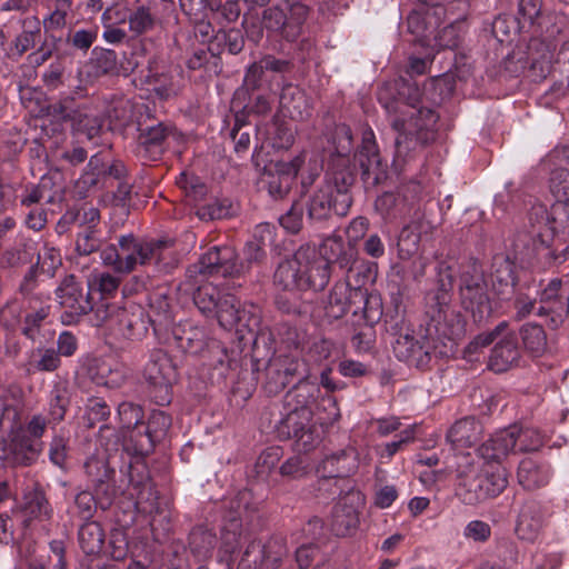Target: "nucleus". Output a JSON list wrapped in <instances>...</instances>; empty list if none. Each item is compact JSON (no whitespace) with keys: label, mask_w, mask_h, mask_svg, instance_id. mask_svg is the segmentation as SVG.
I'll return each instance as SVG.
<instances>
[{"label":"nucleus","mask_w":569,"mask_h":569,"mask_svg":"<svg viewBox=\"0 0 569 569\" xmlns=\"http://www.w3.org/2000/svg\"><path fill=\"white\" fill-rule=\"evenodd\" d=\"M552 203L548 208L535 203L528 216V226L521 230L515 240V248L528 261L546 266L551 260L561 263L569 258V246L559 254L550 249V243L557 233H569V171L559 169L550 178Z\"/></svg>","instance_id":"nucleus-1"},{"label":"nucleus","mask_w":569,"mask_h":569,"mask_svg":"<svg viewBox=\"0 0 569 569\" xmlns=\"http://www.w3.org/2000/svg\"><path fill=\"white\" fill-rule=\"evenodd\" d=\"M419 90L412 89L408 100L402 97L386 100L383 93H379V101L390 117L393 129L398 132L396 138V154L401 157L405 152L425 144L436 137L438 114L429 109L419 107Z\"/></svg>","instance_id":"nucleus-2"},{"label":"nucleus","mask_w":569,"mask_h":569,"mask_svg":"<svg viewBox=\"0 0 569 569\" xmlns=\"http://www.w3.org/2000/svg\"><path fill=\"white\" fill-rule=\"evenodd\" d=\"M100 257L106 266L120 273H129L138 266L149 264L169 272L178 263L171 240H142L132 234L121 236L118 244L106 247Z\"/></svg>","instance_id":"nucleus-3"},{"label":"nucleus","mask_w":569,"mask_h":569,"mask_svg":"<svg viewBox=\"0 0 569 569\" xmlns=\"http://www.w3.org/2000/svg\"><path fill=\"white\" fill-rule=\"evenodd\" d=\"M329 279L326 262L318 259L317 251L310 247H300L291 258L281 261L273 276L274 284L289 292L320 291Z\"/></svg>","instance_id":"nucleus-4"},{"label":"nucleus","mask_w":569,"mask_h":569,"mask_svg":"<svg viewBox=\"0 0 569 569\" xmlns=\"http://www.w3.org/2000/svg\"><path fill=\"white\" fill-rule=\"evenodd\" d=\"M353 183V173L349 169L332 168L327 171L323 183L311 194L308 204V218L312 221H322L332 213L343 217L352 204L350 187Z\"/></svg>","instance_id":"nucleus-5"},{"label":"nucleus","mask_w":569,"mask_h":569,"mask_svg":"<svg viewBox=\"0 0 569 569\" xmlns=\"http://www.w3.org/2000/svg\"><path fill=\"white\" fill-rule=\"evenodd\" d=\"M457 458L456 472L459 486L466 489L468 497L465 499L469 503L497 497L506 489L508 475L502 466L489 463L480 475L479 465L475 462L470 452L460 453Z\"/></svg>","instance_id":"nucleus-6"},{"label":"nucleus","mask_w":569,"mask_h":569,"mask_svg":"<svg viewBox=\"0 0 569 569\" xmlns=\"http://www.w3.org/2000/svg\"><path fill=\"white\" fill-rule=\"evenodd\" d=\"M194 305L207 318L217 319L218 323L227 330L238 325L251 327L257 323L256 318L249 317L250 311L231 293L222 292L212 283L200 286L193 295Z\"/></svg>","instance_id":"nucleus-7"},{"label":"nucleus","mask_w":569,"mask_h":569,"mask_svg":"<svg viewBox=\"0 0 569 569\" xmlns=\"http://www.w3.org/2000/svg\"><path fill=\"white\" fill-rule=\"evenodd\" d=\"M246 262L238 263L233 248L213 247L201 256L194 266L197 272L204 277H234L244 272L252 263L260 262L266 257V246L249 240L243 249Z\"/></svg>","instance_id":"nucleus-8"},{"label":"nucleus","mask_w":569,"mask_h":569,"mask_svg":"<svg viewBox=\"0 0 569 569\" xmlns=\"http://www.w3.org/2000/svg\"><path fill=\"white\" fill-rule=\"evenodd\" d=\"M91 321L94 326L106 327L110 333L127 340L142 339L148 331L143 309L134 303L120 307L103 300L97 302L94 319Z\"/></svg>","instance_id":"nucleus-9"},{"label":"nucleus","mask_w":569,"mask_h":569,"mask_svg":"<svg viewBox=\"0 0 569 569\" xmlns=\"http://www.w3.org/2000/svg\"><path fill=\"white\" fill-rule=\"evenodd\" d=\"M450 293L440 288L427 296L426 315L429 317V330L447 339L452 350L457 340L461 339L467 331V322L459 311L450 306Z\"/></svg>","instance_id":"nucleus-10"},{"label":"nucleus","mask_w":569,"mask_h":569,"mask_svg":"<svg viewBox=\"0 0 569 569\" xmlns=\"http://www.w3.org/2000/svg\"><path fill=\"white\" fill-rule=\"evenodd\" d=\"M459 292L462 308L470 313L475 322L487 320L492 312L490 299L487 293V283L482 269L477 264H469L460 276Z\"/></svg>","instance_id":"nucleus-11"},{"label":"nucleus","mask_w":569,"mask_h":569,"mask_svg":"<svg viewBox=\"0 0 569 569\" xmlns=\"http://www.w3.org/2000/svg\"><path fill=\"white\" fill-rule=\"evenodd\" d=\"M143 377L154 401L160 406L170 403L172 383L176 381L177 373L176 367L166 351L154 349L150 352L143 369Z\"/></svg>","instance_id":"nucleus-12"},{"label":"nucleus","mask_w":569,"mask_h":569,"mask_svg":"<svg viewBox=\"0 0 569 569\" xmlns=\"http://www.w3.org/2000/svg\"><path fill=\"white\" fill-rule=\"evenodd\" d=\"M309 9L300 1L283 6H273L263 11L262 23L266 29L280 33L287 40H296L302 31Z\"/></svg>","instance_id":"nucleus-13"},{"label":"nucleus","mask_w":569,"mask_h":569,"mask_svg":"<svg viewBox=\"0 0 569 569\" xmlns=\"http://www.w3.org/2000/svg\"><path fill=\"white\" fill-rule=\"evenodd\" d=\"M287 551L281 538L252 539L241 555L238 569H277Z\"/></svg>","instance_id":"nucleus-14"},{"label":"nucleus","mask_w":569,"mask_h":569,"mask_svg":"<svg viewBox=\"0 0 569 569\" xmlns=\"http://www.w3.org/2000/svg\"><path fill=\"white\" fill-rule=\"evenodd\" d=\"M368 302L367 290L361 286L351 287L349 280L338 281L330 291L326 315L335 320L342 318L349 311L358 315L360 311H366Z\"/></svg>","instance_id":"nucleus-15"},{"label":"nucleus","mask_w":569,"mask_h":569,"mask_svg":"<svg viewBox=\"0 0 569 569\" xmlns=\"http://www.w3.org/2000/svg\"><path fill=\"white\" fill-rule=\"evenodd\" d=\"M56 298L61 308L71 318H79L89 311L94 313L89 292H83L81 282L73 274L66 276L56 289Z\"/></svg>","instance_id":"nucleus-16"},{"label":"nucleus","mask_w":569,"mask_h":569,"mask_svg":"<svg viewBox=\"0 0 569 569\" xmlns=\"http://www.w3.org/2000/svg\"><path fill=\"white\" fill-rule=\"evenodd\" d=\"M537 315L549 317L552 328H558L568 316L567 296L562 291V281L552 279L539 295Z\"/></svg>","instance_id":"nucleus-17"},{"label":"nucleus","mask_w":569,"mask_h":569,"mask_svg":"<svg viewBox=\"0 0 569 569\" xmlns=\"http://www.w3.org/2000/svg\"><path fill=\"white\" fill-rule=\"evenodd\" d=\"M42 443L29 437L22 428L17 429L6 442L3 459L12 466H30L41 452Z\"/></svg>","instance_id":"nucleus-18"},{"label":"nucleus","mask_w":569,"mask_h":569,"mask_svg":"<svg viewBox=\"0 0 569 569\" xmlns=\"http://www.w3.org/2000/svg\"><path fill=\"white\" fill-rule=\"evenodd\" d=\"M317 258L326 262L329 272L330 263H336L349 273L357 262L358 250L352 244L346 243L341 236L332 234L322 241Z\"/></svg>","instance_id":"nucleus-19"},{"label":"nucleus","mask_w":569,"mask_h":569,"mask_svg":"<svg viewBox=\"0 0 569 569\" xmlns=\"http://www.w3.org/2000/svg\"><path fill=\"white\" fill-rule=\"evenodd\" d=\"M20 513L26 528L44 527L53 517V508L44 492L39 488H33L23 495Z\"/></svg>","instance_id":"nucleus-20"},{"label":"nucleus","mask_w":569,"mask_h":569,"mask_svg":"<svg viewBox=\"0 0 569 569\" xmlns=\"http://www.w3.org/2000/svg\"><path fill=\"white\" fill-rule=\"evenodd\" d=\"M517 426H511L500 430L491 436L489 440L477 449V457L489 465L497 462L500 465L501 459L507 457L509 452L517 448Z\"/></svg>","instance_id":"nucleus-21"},{"label":"nucleus","mask_w":569,"mask_h":569,"mask_svg":"<svg viewBox=\"0 0 569 569\" xmlns=\"http://www.w3.org/2000/svg\"><path fill=\"white\" fill-rule=\"evenodd\" d=\"M356 500H360V495L352 492L340 499L333 507L330 528L335 535L347 536L358 527L359 512L355 505Z\"/></svg>","instance_id":"nucleus-22"},{"label":"nucleus","mask_w":569,"mask_h":569,"mask_svg":"<svg viewBox=\"0 0 569 569\" xmlns=\"http://www.w3.org/2000/svg\"><path fill=\"white\" fill-rule=\"evenodd\" d=\"M243 536L242 518L240 506L237 510L230 512L221 529V542L219 547V559L230 566L234 560L237 551Z\"/></svg>","instance_id":"nucleus-23"},{"label":"nucleus","mask_w":569,"mask_h":569,"mask_svg":"<svg viewBox=\"0 0 569 569\" xmlns=\"http://www.w3.org/2000/svg\"><path fill=\"white\" fill-rule=\"evenodd\" d=\"M171 426V418L161 410L151 412L147 427L143 432L140 427L133 439H136V451L139 453H148L168 432Z\"/></svg>","instance_id":"nucleus-24"},{"label":"nucleus","mask_w":569,"mask_h":569,"mask_svg":"<svg viewBox=\"0 0 569 569\" xmlns=\"http://www.w3.org/2000/svg\"><path fill=\"white\" fill-rule=\"evenodd\" d=\"M520 352L512 333L503 336L493 346L488 360V368L495 372L509 370L519 360Z\"/></svg>","instance_id":"nucleus-25"},{"label":"nucleus","mask_w":569,"mask_h":569,"mask_svg":"<svg viewBox=\"0 0 569 569\" xmlns=\"http://www.w3.org/2000/svg\"><path fill=\"white\" fill-rule=\"evenodd\" d=\"M280 107L293 120H306L311 114V102L306 92L297 86L287 84L282 88L279 99Z\"/></svg>","instance_id":"nucleus-26"},{"label":"nucleus","mask_w":569,"mask_h":569,"mask_svg":"<svg viewBox=\"0 0 569 569\" xmlns=\"http://www.w3.org/2000/svg\"><path fill=\"white\" fill-rule=\"evenodd\" d=\"M551 475V468L548 463L537 461L532 458L522 459L517 472L519 483L528 490L547 485Z\"/></svg>","instance_id":"nucleus-27"},{"label":"nucleus","mask_w":569,"mask_h":569,"mask_svg":"<svg viewBox=\"0 0 569 569\" xmlns=\"http://www.w3.org/2000/svg\"><path fill=\"white\" fill-rule=\"evenodd\" d=\"M482 433V426L475 418H463L455 422L447 433V440L455 450L473 446Z\"/></svg>","instance_id":"nucleus-28"},{"label":"nucleus","mask_w":569,"mask_h":569,"mask_svg":"<svg viewBox=\"0 0 569 569\" xmlns=\"http://www.w3.org/2000/svg\"><path fill=\"white\" fill-rule=\"evenodd\" d=\"M393 352L399 360L415 366H422L429 360L428 347L408 332L396 339Z\"/></svg>","instance_id":"nucleus-29"},{"label":"nucleus","mask_w":569,"mask_h":569,"mask_svg":"<svg viewBox=\"0 0 569 569\" xmlns=\"http://www.w3.org/2000/svg\"><path fill=\"white\" fill-rule=\"evenodd\" d=\"M543 525L541 507L537 502H527L522 506L516 523L517 536L527 541H533Z\"/></svg>","instance_id":"nucleus-30"},{"label":"nucleus","mask_w":569,"mask_h":569,"mask_svg":"<svg viewBox=\"0 0 569 569\" xmlns=\"http://www.w3.org/2000/svg\"><path fill=\"white\" fill-rule=\"evenodd\" d=\"M86 471L91 478L92 482L96 483L97 495L104 493L107 496L106 503L101 501V507L106 508V505H110L111 498L114 493V488L108 483L113 470H111L104 460L97 457H90L84 463Z\"/></svg>","instance_id":"nucleus-31"},{"label":"nucleus","mask_w":569,"mask_h":569,"mask_svg":"<svg viewBox=\"0 0 569 569\" xmlns=\"http://www.w3.org/2000/svg\"><path fill=\"white\" fill-rule=\"evenodd\" d=\"M320 389L315 382L300 380L293 389L287 392L284 397V408L297 410H313V403L319 398Z\"/></svg>","instance_id":"nucleus-32"},{"label":"nucleus","mask_w":569,"mask_h":569,"mask_svg":"<svg viewBox=\"0 0 569 569\" xmlns=\"http://www.w3.org/2000/svg\"><path fill=\"white\" fill-rule=\"evenodd\" d=\"M284 410L286 412L277 426L279 436L293 438L312 425L313 410H297L291 408H284Z\"/></svg>","instance_id":"nucleus-33"},{"label":"nucleus","mask_w":569,"mask_h":569,"mask_svg":"<svg viewBox=\"0 0 569 569\" xmlns=\"http://www.w3.org/2000/svg\"><path fill=\"white\" fill-rule=\"evenodd\" d=\"M78 541L86 555H97L103 547L104 531L97 521H88L79 528Z\"/></svg>","instance_id":"nucleus-34"},{"label":"nucleus","mask_w":569,"mask_h":569,"mask_svg":"<svg viewBox=\"0 0 569 569\" xmlns=\"http://www.w3.org/2000/svg\"><path fill=\"white\" fill-rule=\"evenodd\" d=\"M276 362L271 363L268 369V375L270 376L272 371L276 372V379L269 378V380L266 382V389L270 393H277L280 390L284 389L286 386L289 383V377L301 375L300 368L303 367V363H301L299 360L286 358L283 360V369L276 368Z\"/></svg>","instance_id":"nucleus-35"},{"label":"nucleus","mask_w":569,"mask_h":569,"mask_svg":"<svg viewBox=\"0 0 569 569\" xmlns=\"http://www.w3.org/2000/svg\"><path fill=\"white\" fill-rule=\"evenodd\" d=\"M128 369L118 361H100L97 365L94 381L108 388L120 387L127 378Z\"/></svg>","instance_id":"nucleus-36"},{"label":"nucleus","mask_w":569,"mask_h":569,"mask_svg":"<svg viewBox=\"0 0 569 569\" xmlns=\"http://www.w3.org/2000/svg\"><path fill=\"white\" fill-rule=\"evenodd\" d=\"M542 19V0H519L517 20L520 31L531 28L541 30Z\"/></svg>","instance_id":"nucleus-37"},{"label":"nucleus","mask_w":569,"mask_h":569,"mask_svg":"<svg viewBox=\"0 0 569 569\" xmlns=\"http://www.w3.org/2000/svg\"><path fill=\"white\" fill-rule=\"evenodd\" d=\"M104 173L120 179L124 173V166L121 162L107 166L101 162L98 156H93L88 163V170L81 177V181L83 184L94 186L99 182L100 176Z\"/></svg>","instance_id":"nucleus-38"},{"label":"nucleus","mask_w":569,"mask_h":569,"mask_svg":"<svg viewBox=\"0 0 569 569\" xmlns=\"http://www.w3.org/2000/svg\"><path fill=\"white\" fill-rule=\"evenodd\" d=\"M525 349L532 356H541L547 348V336L543 328L537 323H526L520 329Z\"/></svg>","instance_id":"nucleus-39"},{"label":"nucleus","mask_w":569,"mask_h":569,"mask_svg":"<svg viewBox=\"0 0 569 569\" xmlns=\"http://www.w3.org/2000/svg\"><path fill=\"white\" fill-rule=\"evenodd\" d=\"M357 157L363 174H369L370 170L380 163L375 133L370 128L362 132L361 148Z\"/></svg>","instance_id":"nucleus-40"},{"label":"nucleus","mask_w":569,"mask_h":569,"mask_svg":"<svg viewBox=\"0 0 569 569\" xmlns=\"http://www.w3.org/2000/svg\"><path fill=\"white\" fill-rule=\"evenodd\" d=\"M493 267L495 270L491 273L492 287L498 295H505L515 286L512 263L500 257L495 260Z\"/></svg>","instance_id":"nucleus-41"},{"label":"nucleus","mask_w":569,"mask_h":569,"mask_svg":"<svg viewBox=\"0 0 569 569\" xmlns=\"http://www.w3.org/2000/svg\"><path fill=\"white\" fill-rule=\"evenodd\" d=\"M313 416L321 426H330L336 422L340 417V411L335 397L329 393L319 395L313 403Z\"/></svg>","instance_id":"nucleus-42"},{"label":"nucleus","mask_w":569,"mask_h":569,"mask_svg":"<svg viewBox=\"0 0 569 569\" xmlns=\"http://www.w3.org/2000/svg\"><path fill=\"white\" fill-rule=\"evenodd\" d=\"M267 140L273 149H288L295 141V130L289 123L274 120L267 130Z\"/></svg>","instance_id":"nucleus-43"},{"label":"nucleus","mask_w":569,"mask_h":569,"mask_svg":"<svg viewBox=\"0 0 569 569\" xmlns=\"http://www.w3.org/2000/svg\"><path fill=\"white\" fill-rule=\"evenodd\" d=\"M129 30L134 36L150 32L154 29L157 17L146 6H140L128 16Z\"/></svg>","instance_id":"nucleus-44"},{"label":"nucleus","mask_w":569,"mask_h":569,"mask_svg":"<svg viewBox=\"0 0 569 569\" xmlns=\"http://www.w3.org/2000/svg\"><path fill=\"white\" fill-rule=\"evenodd\" d=\"M303 163V157L297 156L289 160L271 161L266 168L263 176H278V178L291 182L298 174Z\"/></svg>","instance_id":"nucleus-45"},{"label":"nucleus","mask_w":569,"mask_h":569,"mask_svg":"<svg viewBox=\"0 0 569 569\" xmlns=\"http://www.w3.org/2000/svg\"><path fill=\"white\" fill-rule=\"evenodd\" d=\"M168 134L167 128L158 123L150 128L141 130L139 134V153L153 151L159 153L161 144Z\"/></svg>","instance_id":"nucleus-46"},{"label":"nucleus","mask_w":569,"mask_h":569,"mask_svg":"<svg viewBox=\"0 0 569 569\" xmlns=\"http://www.w3.org/2000/svg\"><path fill=\"white\" fill-rule=\"evenodd\" d=\"M119 284V278L107 272L93 273L88 278L89 290H97L102 296L99 302H101L102 300L108 301V296L116 292L118 290Z\"/></svg>","instance_id":"nucleus-47"},{"label":"nucleus","mask_w":569,"mask_h":569,"mask_svg":"<svg viewBox=\"0 0 569 569\" xmlns=\"http://www.w3.org/2000/svg\"><path fill=\"white\" fill-rule=\"evenodd\" d=\"M331 143L335 153L340 158L341 164H343L346 161L345 158L352 150V133L350 128L345 123L337 124L331 137Z\"/></svg>","instance_id":"nucleus-48"},{"label":"nucleus","mask_w":569,"mask_h":569,"mask_svg":"<svg viewBox=\"0 0 569 569\" xmlns=\"http://www.w3.org/2000/svg\"><path fill=\"white\" fill-rule=\"evenodd\" d=\"M118 416L123 428L132 429L130 438L133 439L143 416L142 409L132 402L123 401L118 406Z\"/></svg>","instance_id":"nucleus-49"},{"label":"nucleus","mask_w":569,"mask_h":569,"mask_svg":"<svg viewBox=\"0 0 569 569\" xmlns=\"http://www.w3.org/2000/svg\"><path fill=\"white\" fill-rule=\"evenodd\" d=\"M200 2L208 4L214 19H218L221 23L233 22L240 14V9L237 2L233 1L228 0L226 4H221V0H200Z\"/></svg>","instance_id":"nucleus-50"},{"label":"nucleus","mask_w":569,"mask_h":569,"mask_svg":"<svg viewBox=\"0 0 569 569\" xmlns=\"http://www.w3.org/2000/svg\"><path fill=\"white\" fill-rule=\"evenodd\" d=\"M420 233L410 227H406L401 230L398 240V251L400 259L412 258L419 249Z\"/></svg>","instance_id":"nucleus-51"},{"label":"nucleus","mask_w":569,"mask_h":569,"mask_svg":"<svg viewBox=\"0 0 569 569\" xmlns=\"http://www.w3.org/2000/svg\"><path fill=\"white\" fill-rule=\"evenodd\" d=\"M96 509L97 502L93 495L89 491H81L76 496L73 506L70 508L69 512L71 516L88 520L93 517Z\"/></svg>","instance_id":"nucleus-52"},{"label":"nucleus","mask_w":569,"mask_h":569,"mask_svg":"<svg viewBox=\"0 0 569 569\" xmlns=\"http://www.w3.org/2000/svg\"><path fill=\"white\" fill-rule=\"evenodd\" d=\"M230 213L226 200L212 199L210 202L199 206L196 214L200 220H216L228 217Z\"/></svg>","instance_id":"nucleus-53"},{"label":"nucleus","mask_w":569,"mask_h":569,"mask_svg":"<svg viewBox=\"0 0 569 569\" xmlns=\"http://www.w3.org/2000/svg\"><path fill=\"white\" fill-rule=\"evenodd\" d=\"M311 470L307 456H293L287 459L280 467V473L286 477L300 478Z\"/></svg>","instance_id":"nucleus-54"},{"label":"nucleus","mask_w":569,"mask_h":569,"mask_svg":"<svg viewBox=\"0 0 569 569\" xmlns=\"http://www.w3.org/2000/svg\"><path fill=\"white\" fill-rule=\"evenodd\" d=\"M517 448L519 451L537 450L542 445V437L540 432L530 427L517 426Z\"/></svg>","instance_id":"nucleus-55"},{"label":"nucleus","mask_w":569,"mask_h":569,"mask_svg":"<svg viewBox=\"0 0 569 569\" xmlns=\"http://www.w3.org/2000/svg\"><path fill=\"white\" fill-rule=\"evenodd\" d=\"M38 264L44 273L53 276L57 268L61 264L60 251L47 243L43 244L42 249L38 252Z\"/></svg>","instance_id":"nucleus-56"},{"label":"nucleus","mask_w":569,"mask_h":569,"mask_svg":"<svg viewBox=\"0 0 569 569\" xmlns=\"http://www.w3.org/2000/svg\"><path fill=\"white\" fill-rule=\"evenodd\" d=\"M100 247V239L97 230L91 227H86L83 231L79 232L76 240V250L79 254L88 256Z\"/></svg>","instance_id":"nucleus-57"},{"label":"nucleus","mask_w":569,"mask_h":569,"mask_svg":"<svg viewBox=\"0 0 569 569\" xmlns=\"http://www.w3.org/2000/svg\"><path fill=\"white\" fill-rule=\"evenodd\" d=\"M67 397L63 390L54 388L50 393L48 413L52 421H60L63 419L67 408Z\"/></svg>","instance_id":"nucleus-58"},{"label":"nucleus","mask_w":569,"mask_h":569,"mask_svg":"<svg viewBox=\"0 0 569 569\" xmlns=\"http://www.w3.org/2000/svg\"><path fill=\"white\" fill-rule=\"evenodd\" d=\"M303 207L293 203L292 207L279 218V223L289 232L296 233L302 227Z\"/></svg>","instance_id":"nucleus-59"},{"label":"nucleus","mask_w":569,"mask_h":569,"mask_svg":"<svg viewBox=\"0 0 569 569\" xmlns=\"http://www.w3.org/2000/svg\"><path fill=\"white\" fill-rule=\"evenodd\" d=\"M490 526L482 520H471L463 529L465 538L475 542H485L490 538Z\"/></svg>","instance_id":"nucleus-60"},{"label":"nucleus","mask_w":569,"mask_h":569,"mask_svg":"<svg viewBox=\"0 0 569 569\" xmlns=\"http://www.w3.org/2000/svg\"><path fill=\"white\" fill-rule=\"evenodd\" d=\"M293 439H296V450L298 452H308L320 442V437L313 425L295 436Z\"/></svg>","instance_id":"nucleus-61"},{"label":"nucleus","mask_w":569,"mask_h":569,"mask_svg":"<svg viewBox=\"0 0 569 569\" xmlns=\"http://www.w3.org/2000/svg\"><path fill=\"white\" fill-rule=\"evenodd\" d=\"M369 227L368 219L363 217H357L351 220L349 226L346 229V234L348 238V244H352L357 248V242L363 238Z\"/></svg>","instance_id":"nucleus-62"},{"label":"nucleus","mask_w":569,"mask_h":569,"mask_svg":"<svg viewBox=\"0 0 569 569\" xmlns=\"http://www.w3.org/2000/svg\"><path fill=\"white\" fill-rule=\"evenodd\" d=\"M178 183L186 190L187 196L194 201L201 199L207 192L206 186L199 179L188 178L186 173H181Z\"/></svg>","instance_id":"nucleus-63"},{"label":"nucleus","mask_w":569,"mask_h":569,"mask_svg":"<svg viewBox=\"0 0 569 569\" xmlns=\"http://www.w3.org/2000/svg\"><path fill=\"white\" fill-rule=\"evenodd\" d=\"M180 346L190 353H198L206 346L204 333L198 329L186 332V336L180 338Z\"/></svg>","instance_id":"nucleus-64"}]
</instances>
